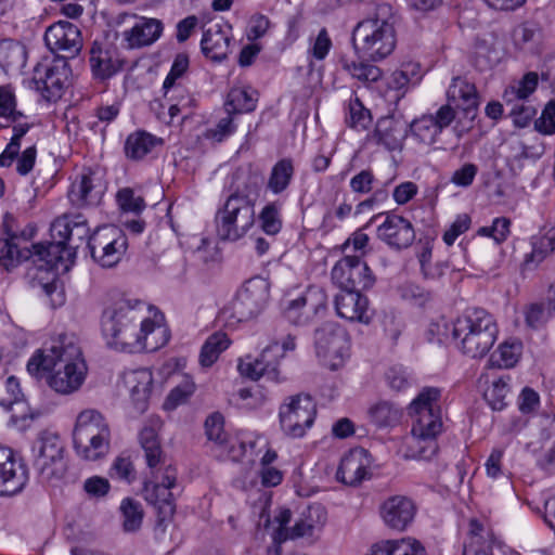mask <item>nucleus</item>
<instances>
[{"instance_id": "nucleus-1", "label": "nucleus", "mask_w": 555, "mask_h": 555, "mask_svg": "<svg viewBox=\"0 0 555 555\" xmlns=\"http://www.w3.org/2000/svg\"><path fill=\"white\" fill-rule=\"evenodd\" d=\"M101 328L105 337L121 347H165L170 331L164 313L155 306L126 294H114L105 306Z\"/></svg>"}, {"instance_id": "nucleus-2", "label": "nucleus", "mask_w": 555, "mask_h": 555, "mask_svg": "<svg viewBox=\"0 0 555 555\" xmlns=\"http://www.w3.org/2000/svg\"><path fill=\"white\" fill-rule=\"evenodd\" d=\"M493 318L483 309L468 308L450 325L444 319L431 322L426 328L425 340L429 345H469L493 347L498 337Z\"/></svg>"}, {"instance_id": "nucleus-3", "label": "nucleus", "mask_w": 555, "mask_h": 555, "mask_svg": "<svg viewBox=\"0 0 555 555\" xmlns=\"http://www.w3.org/2000/svg\"><path fill=\"white\" fill-rule=\"evenodd\" d=\"M392 7L378 4L369 17L359 22L352 31V46L358 57L378 62L389 56L397 43Z\"/></svg>"}, {"instance_id": "nucleus-4", "label": "nucleus", "mask_w": 555, "mask_h": 555, "mask_svg": "<svg viewBox=\"0 0 555 555\" xmlns=\"http://www.w3.org/2000/svg\"><path fill=\"white\" fill-rule=\"evenodd\" d=\"M441 391L436 387L424 388L410 404L413 417L412 436L414 456L430 460L437 452L436 437L441 433L439 398Z\"/></svg>"}, {"instance_id": "nucleus-5", "label": "nucleus", "mask_w": 555, "mask_h": 555, "mask_svg": "<svg viewBox=\"0 0 555 555\" xmlns=\"http://www.w3.org/2000/svg\"><path fill=\"white\" fill-rule=\"evenodd\" d=\"M74 449L87 461L104 457L111 447V429L105 417L96 410L81 411L73 430Z\"/></svg>"}, {"instance_id": "nucleus-6", "label": "nucleus", "mask_w": 555, "mask_h": 555, "mask_svg": "<svg viewBox=\"0 0 555 555\" xmlns=\"http://www.w3.org/2000/svg\"><path fill=\"white\" fill-rule=\"evenodd\" d=\"M217 232L221 240L235 242L244 237L255 224V205L245 194L228 197L216 216Z\"/></svg>"}, {"instance_id": "nucleus-7", "label": "nucleus", "mask_w": 555, "mask_h": 555, "mask_svg": "<svg viewBox=\"0 0 555 555\" xmlns=\"http://www.w3.org/2000/svg\"><path fill=\"white\" fill-rule=\"evenodd\" d=\"M269 298V283L256 276L245 282L230 306L221 311V318L230 325L257 317Z\"/></svg>"}, {"instance_id": "nucleus-8", "label": "nucleus", "mask_w": 555, "mask_h": 555, "mask_svg": "<svg viewBox=\"0 0 555 555\" xmlns=\"http://www.w3.org/2000/svg\"><path fill=\"white\" fill-rule=\"evenodd\" d=\"M176 481L177 469L170 464L152 469L151 477L144 481V499L157 509L159 522L175 514L176 504L171 489Z\"/></svg>"}, {"instance_id": "nucleus-9", "label": "nucleus", "mask_w": 555, "mask_h": 555, "mask_svg": "<svg viewBox=\"0 0 555 555\" xmlns=\"http://www.w3.org/2000/svg\"><path fill=\"white\" fill-rule=\"evenodd\" d=\"M88 372L81 349H68L55 372L48 377V386L59 395H73L81 389Z\"/></svg>"}, {"instance_id": "nucleus-10", "label": "nucleus", "mask_w": 555, "mask_h": 555, "mask_svg": "<svg viewBox=\"0 0 555 555\" xmlns=\"http://www.w3.org/2000/svg\"><path fill=\"white\" fill-rule=\"evenodd\" d=\"M65 446L55 433L44 431L34 448V466L40 476L50 480L64 476L67 465L64 457Z\"/></svg>"}, {"instance_id": "nucleus-11", "label": "nucleus", "mask_w": 555, "mask_h": 555, "mask_svg": "<svg viewBox=\"0 0 555 555\" xmlns=\"http://www.w3.org/2000/svg\"><path fill=\"white\" fill-rule=\"evenodd\" d=\"M91 257L103 268L116 266L125 255L128 241L116 227H102L89 237Z\"/></svg>"}, {"instance_id": "nucleus-12", "label": "nucleus", "mask_w": 555, "mask_h": 555, "mask_svg": "<svg viewBox=\"0 0 555 555\" xmlns=\"http://www.w3.org/2000/svg\"><path fill=\"white\" fill-rule=\"evenodd\" d=\"M327 307V296L323 288L309 286L295 298L284 300V314L295 324H307Z\"/></svg>"}, {"instance_id": "nucleus-13", "label": "nucleus", "mask_w": 555, "mask_h": 555, "mask_svg": "<svg viewBox=\"0 0 555 555\" xmlns=\"http://www.w3.org/2000/svg\"><path fill=\"white\" fill-rule=\"evenodd\" d=\"M315 417V406L309 395L291 397L288 403L280 408L282 429L294 438L302 437L306 429L311 427Z\"/></svg>"}, {"instance_id": "nucleus-14", "label": "nucleus", "mask_w": 555, "mask_h": 555, "mask_svg": "<svg viewBox=\"0 0 555 555\" xmlns=\"http://www.w3.org/2000/svg\"><path fill=\"white\" fill-rule=\"evenodd\" d=\"M70 69L64 60L39 63L34 69L33 83L47 101L60 99L68 85Z\"/></svg>"}, {"instance_id": "nucleus-15", "label": "nucleus", "mask_w": 555, "mask_h": 555, "mask_svg": "<svg viewBox=\"0 0 555 555\" xmlns=\"http://www.w3.org/2000/svg\"><path fill=\"white\" fill-rule=\"evenodd\" d=\"M49 50L59 55L57 60L73 59L82 48V37L77 25L60 21L49 26L44 34Z\"/></svg>"}, {"instance_id": "nucleus-16", "label": "nucleus", "mask_w": 555, "mask_h": 555, "mask_svg": "<svg viewBox=\"0 0 555 555\" xmlns=\"http://www.w3.org/2000/svg\"><path fill=\"white\" fill-rule=\"evenodd\" d=\"M29 480L28 468L12 449L0 447V496L21 493Z\"/></svg>"}, {"instance_id": "nucleus-17", "label": "nucleus", "mask_w": 555, "mask_h": 555, "mask_svg": "<svg viewBox=\"0 0 555 555\" xmlns=\"http://www.w3.org/2000/svg\"><path fill=\"white\" fill-rule=\"evenodd\" d=\"M416 513V504L405 495L389 496L379 506V515L384 524L398 531H404L413 522Z\"/></svg>"}, {"instance_id": "nucleus-18", "label": "nucleus", "mask_w": 555, "mask_h": 555, "mask_svg": "<svg viewBox=\"0 0 555 555\" xmlns=\"http://www.w3.org/2000/svg\"><path fill=\"white\" fill-rule=\"evenodd\" d=\"M377 237L392 249H404L415 240L413 224L406 218L386 214L385 220L377 227Z\"/></svg>"}, {"instance_id": "nucleus-19", "label": "nucleus", "mask_w": 555, "mask_h": 555, "mask_svg": "<svg viewBox=\"0 0 555 555\" xmlns=\"http://www.w3.org/2000/svg\"><path fill=\"white\" fill-rule=\"evenodd\" d=\"M232 27L223 21L212 22L203 33L201 48L204 55L214 62L227 59L232 39Z\"/></svg>"}, {"instance_id": "nucleus-20", "label": "nucleus", "mask_w": 555, "mask_h": 555, "mask_svg": "<svg viewBox=\"0 0 555 555\" xmlns=\"http://www.w3.org/2000/svg\"><path fill=\"white\" fill-rule=\"evenodd\" d=\"M372 457L364 448L351 449L340 461L336 477L345 485L356 486L369 477Z\"/></svg>"}, {"instance_id": "nucleus-21", "label": "nucleus", "mask_w": 555, "mask_h": 555, "mask_svg": "<svg viewBox=\"0 0 555 555\" xmlns=\"http://www.w3.org/2000/svg\"><path fill=\"white\" fill-rule=\"evenodd\" d=\"M408 135V122L385 116L378 119L370 141L380 145L388 151L400 150Z\"/></svg>"}, {"instance_id": "nucleus-22", "label": "nucleus", "mask_w": 555, "mask_h": 555, "mask_svg": "<svg viewBox=\"0 0 555 555\" xmlns=\"http://www.w3.org/2000/svg\"><path fill=\"white\" fill-rule=\"evenodd\" d=\"M122 383L138 414L147 410L152 391L153 375L147 369L132 370L124 373Z\"/></svg>"}, {"instance_id": "nucleus-23", "label": "nucleus", "mask_w": 555, "mask_h": 555, "mask_svg": "<svg viewBox=\"0 0 555 555\" xmlns=\"http://www.w3.org/2000/svg\"><path fill=\"white\" fill-rule=\"evenodd\" d=\"M31 250L33 263L41 271L63 270L68 269L65 256L68 258L70 251L65 246L64 242L48 243V244H34Z\"/></svg>"}, {"instance_id": "nucleus-24", "label": "nucleus", "mask_w": 555, "mask_h": 555, "mask_svg": "<svg viewBox=\"0 0 555 555\" xmlns=\"http://www.w3.org/2000/svg\"><path fill=\"white\" fill-rule=\"evenodd\" d=\"M122 64L124 61L115 48L109 44L93 43L90 50V65L96 78H111L121 69Z\"/></svg>"}, {"instance_id": "nucleus-25", "label": "nucleus", "mask_w": 555, "mask_h": 555, "mask_svg": "<svg viewBox=\"0 0 555 555\" xmlns=\"http://www.w3.org/2000/svg\"><path fill=\"white\" fill-rule=\"evenodd\" d=\"M369 301L359 291L350 288H340L335 297L336 312L340 318L349 321H359L369 323L370 318L366 314Z\"/></svg>"}, {"instance_id": "nucleus-26", "label": "nucleus", "mask_w": 555, "mask_h": 555, "mask_svg": "<svg viewBox=\"0 0 555 555\" xmlns=\"http://www.w3.org/2000/svg\"><path fill=\"white\" fill-rule=\"evenodd\" d=\"M448 102L462 109L469 120H474L478 106V95L474 83L462 77L453 78L448 92Z\"/></svg>"}, {"instance_id": "nucleus-27", "label": "nucleus", "mask_w": 555, "mask_h": 555, "mask_svg": "<svg viewBox=\"0 0 555 555\" xmlns=\"http://www.w3.org/2000/svg\"><path fill=\"white\" fill-rule=\"evenodd\" d=\"M160 427L162 421L159 417H150L139 435V441L151 470L156 469L158 465H164V453L158 440Z\"/></svg>"}, {"instance_id": "nucleus-28", "label": "nucleus", "mask_w": 555, "mask_h": 555, "mask_svg": "<svg viewBox=\"0 0 555 555\" xmlns=\"http://www.w3.org/2000/svg\"><path fill=\"white\" fill-rule=\"evenodd\" d=\"M163 33V23L157 18L139 17L122 33L129 48H140L155 42Z\"/></svg>"}, {"instance_id": "nucleus-29", "label": "nucleus", "mask_w": 555, "mask_h": 555, "mask_svg": "<svg viewBox=\"0 0 555 555\" xmlns=\"http://www.w3.org/2000/svg\"><path fill=\"white\" fill-rule=\"evenodd\" d=\"M68 349H37L27 362V372L38 380L46 379L57 369Z\"/></svg>"}, {"instance_id": "nucleus-30", "label": "nucleus", "mask_w": 555, "mask_h": 555, "mask_svg": "<svg viewBox=\"0 0 555 555\" xmlns=\"http://www.w3.org/2000/svg\"><path fill=\"white\" fill-rule=\"evenodd\" d=\"M103 186L94 172L88 171L80 176V180L73 183L69 191L72 203L77 206L93 205L100 202Z\"/></svg>"}, {"instance_id": "nucleus-31", "label": "nucleus", "mask_w": 555, "mask_h": 555, "mask_svg": "<svg viewBox=\"0 0 555 555\" xmlns=\"http://www.w3.org/2000/svg\"><path fill=\"white\" fill-rule=\"evenodd\" d=\"M493 535L476 519L469 522V537L464 544L463 555H493Z\"/></svg>"}, {"instance_id": "nucleus-32", "label": "nucleus", "mask_w": 555, "mask_h": 555, "mask_svg": "<svg viewBox=\"0 0 555 555\" xmlns=\"http://www.w3.org/2000/svg\"><path fill=\"white\" fill-rule=\"evenodd\" d=\"M53 230L57 232V235L65 241L77 240L79 242L89 240V227L87 219L82 215H75L70 218L57 219L53 223Z\"/></svg>"}, {"instance_id": "nucleus-33", "label": "nucleus", "mask_w": 555, "mask_h": 555, "mask_svg": "<svg viewBox=\"0 0 555 555\" xmlns=\"http://www.w3.org/2000/svg\"><path fill=\"white\" fill-rule=\"evenodd\" d=\"M370 422L377 428L393 427L400 423L402 412L395 403L382 400L370 406Z\"/></svg>"}, {"instance_id": "nucleus-34", "label": "nucleus", "mask_w": 555, "mask_h": 555, "mask_svg": "<svg viewBox=\"0 0 555 555\" xmlns=\"http://www.w3.org/2000/svg\"><path fill=\"white\" fill-rule=\"evenodd\" d=\"M16 238V234H10L8 238L0 240V266L8 271L31 257L30 248L20 247Z\"/></svg>"}, {"instance_id": "nucleus-35", "label": "nucleus", "mask_w": 555, "mask_h": 555, "mask_svg": "<svg viewBox=\"0 0 555 555\" xmlns=\"http://www.w3.org/2000/svg\"><path fill=\"white\" fill-rule=\"evenodd\" d=\"M158 144H162L160 139L145 131H137L127 138L125 152L128 158L139 160L151 153Z\"/></svg>"}, {"instance_id": "nucleus-36", "label": "nucleus", "mask_w": 555, "mask_h": 555, "mask_svg": "<svg viewBox=\"0 0 555 555\" xmlns=\"http://www.w3.org/2000/svg\"><path fill=\"white\" fill-rule=\"evenodd\" d=\"M257 101L256 91L235 87L228 93L225 106L229 114L249 113L256 108Z\"/></svg>"}, {"instance_id": "nucleus-37", "label": "nucleus", "mask_w": 555, "mask_h": 555, "mask_svg": "<svg viewBox=\"0 0 555 555\" xmlns=\"http://www.w3.org/2000/svg\"><path fill=\"white\" fill-rule=\"evenodd\" d=\"M341 68L349 74L353 79L363 83L376 82L382 77L379 67L369 64L364 61L357 62L347 57L340 59Z\"/></svg>"}, {"instance_id": "nucleus-38", "label": "nucleus", "mask_w": 555, "mask_h": 555, "mask_svg": "<svg viewBox=\"0 0 555 555\" xmlns=\"http://www.w3.org/2000/svg\"><path fill=\"white\" fill-rule=\"evenodd\" d=\"M409 130L415 140L427 146L434 144L441 133L434 122L431 115H423L414 119L411 124H408V131Z\"/></svg>"}, {"instance_id": "nucleus-39", "label": "nucleus", "mask_w": 555, "mask_h": 555, "mask_svg": "<svg viewBox=\"0 0 555 555\" xmlns=\"http://www.w3.org/2000/svg\"><path fill=\"white\" fill-rule=\"evenodd\" d=\"M163 89L164 98L168 103V112L171 118L193 106L194 99L182 83Z\"/></svg>"}, {"instance_id": "nucleus-40", "label": "nucleus", "mask_w": 555, "mask_h": 555, "mask_svg": "<svg viewBox=\"0 0 555 555\" xmlns=\"http://www.w3.org/2000/svg\"><path fill=\"white\" fill-rule=\"evenodd\" d=\"M294 176V165L292 159L283 158L279 160L272 168L268 189L274 194L282 193L291 183Z\"/></svg>"}, {"instance_id": "nucleus-41", "label": "nucleus", "mask_w": 555, "mask_h": 555, "mask_svg": "<svg viewBox=\"0 0 555 555\" xmlns=\"http://www.w3.org/2000/svg\"><path fill=\"white\" fill-rule=\"evenodd\" d=\"M122 518V528L126 532H134L140 529L143 520V508L139 501L125 498L119 506Z\"/></svg>"}, {"instance_id": "nucleus-42", "label": "nucleus", "mask_w": 555, "mask_h": 555, "mask_svg": "<svg viewBox=\"0 0 555 555\" xmlns=\"http://www.w3.org/2000/svg\"><path fill=\"white\" fill-rule=\"evenodd\" d=\"M538 74L530 72L527 73L517 86H512L504 92V101L506 104H512L515 101H525L538 86Z\"/></svg>"}, {"instance_id": "nucleus-43", "label": "nucleus", "mask_w": 555, "mask_h": 555, "mask_svg": "<svg viewBox=\"0 0 555 555\" xmlns=\"http://www.w3.org/2000/svg\"><path fill=\"white\" fill-rule=\"evenodd\" d=\"M315 344L323 345H338L341 346L348 343V335L340 325L332 322L324 323L321 327L315 330L314 335Z\"/></svg>"}, {"instance_id": "nucleus-44", "label": "nucleus", "mask_w": 555, "mask_h": 555, "mask_svg": "<svg viewBox=\"0 0 555 555\" xmlns=\"http://www.w3.org/2000/svg\"><path fill=\"white\" fill-rule=\"evenodd\" d=\"M422 78L421 66L416 63H405L391 75V87L397 90L416 85Z\"/></svg>"}, {"instance_id": "nucleus-45", "label": "nucleus", "mask_w": 555, "mask_h": 555, "mask_svg": "<svg viewBox=\"0 0 555 555\" xmlns=\"http://www.w3.org/2000/svg\"><path fill=\"white\" fill-rule=\"evenodd\" d=\"M555 249V236L545 235L540 237L537 242L533 243L532 251L526 255L524 260L525 269H532L534 266L540 263L547 254Z\"/></svg>"}, {"instance_id": "nucleus-46", "label": "nucleus", "mask_w": 555, "mask_h": 555, "mask_svg": "<svg viewBox=\"0 0 555 555\" xmlns=\"http://www.w3.org/2000/svg\"><path fill=\"white\" fill-rule=\"evenodd\" d=\"M509 377L494 380L485 392V399L492 410L502 411L506 406L505 399L509 392Z\"/></svg>"}, {"instance_id": "nucleus-47", "label": "nucleus", "mask_w": 555, "mask_h": 555, "mask_svg": "<svg viewBox=\"0 0 555 555\" xmlns=\"http://www.w3.org/2000/svg\"><path fill=\"white\" fill-rule=\"evenodd\" d=\"M374 282L375 278L371 269L365 262L361 261L359 256H354L350 289L360 292V289L372 287Z\"/></svg>"}, {"instance_id": "nucleus-48", "label": "nucleus", "mask_w": 555, "mask_h": 555, "mask_svg": "<svg viewBox=\"0 0 555 555\" xmlns=\"http://www.w3.org/2000/svg\"><path fill=\"white\" fill-rule=\"evenodd\" d=\"M28 129L29 126L27 124L14 126L13 135L0 155V166H10L17 157L21 149V139L27 133Z\"/></svg>"}, {"instance_id": "nucleus-49", "label": "nucleus", "mask_w": 555, "mask_h": 555, "mask_svg": "<svg viewBox=\"0 0 555 555\" xmlns=\"http://www.w3.org/2000/svg\"><path fill=\"white\" fill-rule=\"evenodd\" d=\"M280 211L281 207L275 203H270L262 208L259 219L267 234L274 235L280 232L282 228Z\"/></svg>"}, {"instance_id": "nucleus-50", "label": "nucleus", "mask_w": 555, "mask_h": 555, "mask_svg": "<svg viewBox=\"0 0 555 555\" xmlns=\"http://www.w3.org/2000/svg\"><path fill=\"white\" fill-rule=\"evenodd\" d=\"M267 350L268 349L262 350L259 357L251 358L250 356H247L245 359H242L237 366L240 373L251 379H258L261 377L268 370V363L266 362Z\"/></svg>"}, {"instance_id": "nucleus-51", "label": "nucleus", "mask_w": 555, "mask_h": 555, "mask_svg": "<svg viewBox=\"0 0 555 555\" xmlns=\"http://www.w3.org/2000/svg\"><path fill=\"white\" fill-rule=\"evenodd\" d=\"M205 433L208 440L218 446H223L228 442V434L224 431V420L218 412L212 413L206 418Z\"/></svg>"}, {"instance_id": "nucleus-52", "label": "nucleus", "mask_w": 555, "mask_h": 555, "mask_svg": "<svg viewBox=\"0 0 555 555\" xmlns=\"http://www.w3.org/2000/svg\"><path fill=\"white\" fill-rule=\"evenodd\" d=\"M354 256H345L332 269V280L340 288H350Z\"/></svg>"}, {"instance_id": "nucleus-53", "label": "nucleus", "mask_w": 555, "mask_h": 555, "mask_svg": "<svg viewBox=\"0 0 555 555\" xmlns=\"http://www.w3.org/2000/svg\"><path fill=\"white\" fill-rule=\"evenodd\" d=\"M16 101L11 86H0V117L11 118L13 121L20 119L23 114L15 111Z\"/></svg>"}, {"instance_id": "nucleus-54", "label": "nucleus", "mask_w": 555, "mask_h": 555, "mask_svg": "<svg viewBox=\"0 0 555 555\" xmlns=\"http://www.w3.org/2000/svg\"><path fill=\"white\" fill-rule=\"evenodd\" d=\"M350 127L357 130H364L371 121V114L359 99L349 103V118L347 119Z\"/></svg>"}, {"instance_id": "nucleus-55", "label": "nucleus", "mask_w": 555, "mask_h": 555, "mask_svg": "<svg viewBox=\"0 0 555 555\" xmlns=\"http://www.w3.org/2000/svg\"><path fill=\"white\" fill-rule=\"evenodd\" d=\"M117 203L125 212L140 214L145 208L144 199L141 196H135L129 188L118 191Z\"/></svg>"}, {"instance_id": "nucleus-56", "label": "nucleus", "mask_w": 555, "mask_h": 555, "mask_svg": "<svg viewBox=\"0 0 555 555\" xmlns=\"http://www.w3.org/2000/svg\"><path fill=\"white\" fill-rule=\"evenodd\" d=\"M511 221L507 218H495L490 227H482L478 230V234L490 236L496 244L504 242L509 234Z\"/></svg>"}, {"instance_id": "nucleus-57", "label": "nucleus", "mask_w": 555, "mask_h": 555, "mask_svg": "<svg viewBox=\"0 0 555 555\" xmlns=\"http://www.w3.org/2000/svg\"><path fill=\"white\" fill-rule=\"evenodd\" d=\"M519 360V353L513 349H493L490 353L488 365L491 369H511Z\"/></svg>"}, {"instance_id": "nucleus-58", "label": "nucleus", "mask_w": 555, "mask_h": 555, "mask_svg": "<svg viewBox=\"0 0 555 555\" xmlns=\"http://www.w3.org/2000/svg\"><path fill=\"white\" fill-rule=\"evenodd\" d=\"M195 387L192 383H184L175 387L168 395L165 401V408L173 410L178 405L184 403L194 392Z\"/></svg>"}, {"instance_id": "nucleus-59", "label": "nucleus", "mask_w": 555, "mask_h": 555, "mask_svg": "<svg viewBox=\"0 0 555 555\" xmlns=\"http://www.w3.org/2000/svg\"><path fill=\"white\" fill-rule=\"evenodd\" d=\"M111 476L130 483L135 477L130 457L124 455L116 457L111 467Z\"/></svg>"}, {"instance_id": "nucleus-60", "label": "nucleus", "mask_w": 555, "mask_h": 555, "mask_svg": "<svg viewBox=\"0 0 555 555\" xmlns=\"http://www.w3.org/2000/svg\"><path fill=\"white\" fill-rule=\"evenodd\" d=\"M317 357L324 367L335 371L343 366L345 359L349 357L340 349H318Z\"/></svg>"}, {"instance_id": "nucleus-61", "label": "nucleus", "mask_w": 555, "mask_h": 555, "mask_svg": "<svg viewBox=\"0 0 555 555\" xmlns=\"http://www.w3.org/2000/svg\"><path fill=\"white\" fill-rule=\"evenodd\" d=\"M511 105V116L517 127H526L535 115L534 107L524 101H515Z\"/></svg>"}, {"instance_id": "nucleus-62", "label": "nucleus", "mask_w": 555, "mask_h": 555, "mask_svg": "<svg viewBox=\"0 0 555 555\" xmlns=\"http://www.w3.org/2000/svg\"><path fill=\"white\" fill-rule=\"evenodd\" d=\"M375 181L374 173L370 169H364L350 179V189L353 193L367 194L373 190Z\"/></svg>"}, {"instance_id": "nucleus-63", "label": "nucleus", "mask_w": 555, "mask_h": 555, "mask_svg": "<svg viewBox=\"0 0 555 555\" xmlns=\"http://www.w3.org/2000/svg\"><path fill=\"white\" fill-rule=\"evenodd\" d=\"M535 128L544 134H553L555 132V100L546 104L540 118L535 120Z\"/></svg>"}, {"instance_id": "nucleus-64", "label": "nucleus", "mask_w": 555, "mask_h": 555, "mask_svg": "<svg viewBox=\"0 0 555 555\" xmlns=\"http://www.w3.org/2000/svg\"><path fill=\"white\" fill-rule=\"evenodd\" d=\"M400 295L403 299L415 305L423 306L430 300V294L421 286L413 283H405L400 287Z\"/></svg>"}]
</instances>
